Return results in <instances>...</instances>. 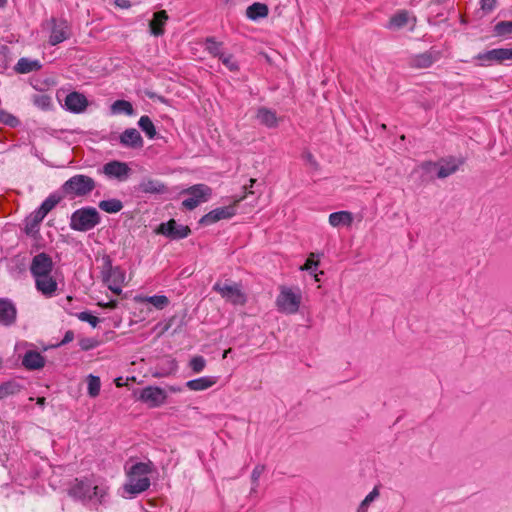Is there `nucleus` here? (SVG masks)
Listing matches in <instances>:
<instances>
[{
    "label": "nucleus",
    "mask_w": 512,
    "mask_h": 512,
    "mask_svg": "<svg viewBox=\"0 0 512 512\" xmlns=\"http://www.w3.org/2000/svg\"><path fill=\"white\" fill-rule=\"evenodd\" d=\"M242 198L236 199L235 203L229 206L218 207L205 214L200 223L203 225H211L223 219H229L236 214V203L241 201Z\"/></svg>",
    "instance_id": "obj_10"
},
{
    "label": "nucleus",
    "mask_w": 512,
    "mask_h": 512,
    "mask_svg": "<svg viewBox=\"0 0 512 512\" xmlns=\"http://www.w3.org/2000/svg\"><path fill=\"white\" fill-rule=\"evenodd\" d=\"M213 289L233 305H244L246 303V295L242 292L239 284L218 282L213 286Z\"/></svg>",
    "instance_id": "obj_6"
},
{
    "label": "nucleus",
    "mask_w": 512,
    "mask_h": 512,
    "mask_svg": "<svg viewBox=\"0 0 512 512\" xmlns=\"http://www.w3.org/2000/svg\"><path fill=\"white\" fill-rule=\"evenodd\" d=\"M88 106V100L86 96L79 92H71L65 98V107L72 113H82Z\"/></svg>",
    "instance_id": "obj_16"
},
{
    "label": "nucleus",
    "mask_w": 512,
    "mask_h": 512,
    "mask_svg": "<svg viewBox=\"0 0 512 512\" xmlns=\"http://www.w3.org/2000/svg\"><path fill=\"white\" fill-rule=\"evenodd\" d=\"M315 257V253H310L304 265L300 267V270L308 271L310 274H313L319 266V260H315Z\"/></svg>",
    "instance_id": "obj_42"
},
{
    "label": "nucleus",
    "mask_w": 512,
    "mask_h": 512,
    "mask_svg": "<svg viewBox=\"0 0 512 512\" xmlns=\"http://www.w3.org/2000/svg\"><path fill=\"white\" fill-rule=\"evenodd\" d=\"M461 161L456 158L442 159L439 162L427 161L422 164V169L425 171L437 170V177L440 179H444L454 174L459 166Z\"/></svg>",
    "instance_id": "obj_7"
},
{
    "label": "nucleus",
    "mask_w": 512,
    "mask_h": 512,
    "mask_svg": "<svg viewBox=\"0 0 512 512\" xmlns=\"http://www.w3.org/2000/svg\"><path fill=\"white\" fill-rule=\"evenodd\" d=\"M87 385H88V387H87L88 395L92 398L97 397L100 393V388H101L100 378L98 376H94V375L90 374L87 377Z\"/></svg>",
    "instance_id": "obj_36"
},
{
    "label": "nucleus",
    "mask_w": 512,
    "mask_h": 512,
    "mask_svg": "<svg viewBox=\"0 0 512 512\" xmlns=\"http://www.w3.org/2000/svg\"><path fill=\"white\" fill-rule=\"evenodd\" d=\"M62 197L58 194L49 195L40 205L39 209L47 215L60 201Z\"/></svg>",
    "instance_id": "obj_37"
},
{
    "label": "nucleus",
    "mask_w": 512,
    "mask_h": 512,
    "mask_svg": "<svg viewBox=\"0 0 512 512\" xmlns=\"http://www.w3.org/2000/svg\"><path fill=\"white\" fill-rule=\"evenodd\" d=\"M7 0H0V7H3L6 4Z\"/></svg>",
    "instance_id": "obj_59"
},
{
    "label": "nucleus",
    "mask_w": 512,
    "mask_h": 512,
    "mask_svg": "<svg viewBox=\"0 0 512 512\" xmlns=\"http://www.w3.org/2000/svg\"><path fill=\"white\" fill-rule=\"evenodd\" d=\"M256 118L260 124L268 128H275L278 126V118L275 111L266 107H260L257 110Z\"/></svg>",
    "instance_id": "obj_25"
},
{
    "label": "nucleus",
    "mask_w": 512,
    "mask_h": 512,
    "mask_svg": "<svg viewBox=\"0 0 512 512\" xmlns=\"http://www.w3.org/2000/svg\"><path fill=\"white\" fill-rule=\"evenodd\" d=\"M100 214L94 207H83L74 211L70 218V228L74 231L86 232L100 223Z\"/></svg>",
    "instance_id": "obj_4"
},
{
    "label": "nucleus",
    "mask_w": 512,
    "mask_h": 512,
    "mask_svg": "<svg viewBox=\"0 0 512 512\" xmlns=\"http://www.w3.org/2000/svg\"><path fill=\"white\" fill-rule=\"evenodd\" d=\"M118 5L121 6L122 8L127 7L126 5H124V3L118 4Z\"/></svg>",
    "instance_id": "obj_61"
},
{
    "label": "nucleus",
    "mask_w": 512,
    "mask_h": 512,
    "mask_svg": "<svg viewBox=\"0 0 512 512\" xmlns=\"http://www.w3.org/2000/svg\"><path fill=\"white\" fill-rule=\"evenodd\" d=\"M42 67L39 60H32L29 58L22 57L18 60L14 69L17 73L27 74L33 71H38Z\"/></svg>",
    "instance_id": "obj_27"
},
{
    "label": "nucleus",
    "mask_w": 512,
    "mask_h": 512,
    "mask_svg": "<svg viewBox=\"0 0 512 512\" xmlns=\"http://www.w3.org/2000/svg\"><path fill=\"white\" fill-rule=\"evenodd\" d=\"M448 0H435L436 3L438 4H443L445 2H447Z\"/></svg>",
    "instance_id": "obj_58"
},
{
    "label": "nucleus",
    "mask_w": 512,
    "mask_h": 512,
    "mask_svg": "<svg viewBox=\"0 0 512 512\" xmlns=\"http://www.w3.org/2000/svg\"><path fill=\"white\" fill-rule=\"evenodd\" d=\"M205 49L214 57L220 58L224 53L222 52V43L217 42L214 38H207L205 41Z\"/></svg>",
    "instance_id": "obj_38"
},
{
    "label": "nucleus",
    "mask_w": 512,
    "mask_h": 512,
    "mask_svg": "<svg viewBox=\"0 0 512 512\" xmlns=\"http://www.w3.org/2000/svg\"><path fill=\"white\" fill-rule=\"evenodd\" d=\"M498 56V64H502L507 60H512V47L511 48H496Z\"/></svg>",
    "instance_id": "obj_48"
},
{
    "label": "nucleus",
    "mask_w": 512,
    "mask_h": 512,
    "mask_svg": "<svg viewBox=\"0 0 512 512\" xmlns=\"http://www.w3.org/2000/svg\"><path fill=\"white\" fill-rule=\"evenodd\" d=\"M157 232L173 240L184 239L189 236L191 230L186 225H179L174 219L160 224Z\"/></svg>",
    "instance_id": "obj_12"
},
{
    "label": "nucleus",
    "mask_w": 512,
    "mask_h": 512,
    "mask_svg": "<svg viewBox=\"0 0 512 512\" xmlns=\"http://www.w3.org/2000/svg\"><path fill=\"white\" fill-rule=\"evenodd\" d=\"M138 190L145 194H160L166 191V187L158 180L143 179L139 183Z\"/></svg>",
    "instance_id": "obj_26"
},
{
    "label": "nucleus",
    "mask_w": 512,
    "mask_h": 512,
    "mask_svg": "<svg viewBox=\"0 0 512 512\" xmlns=\"http://www.w3.org/2000/svg\"><path fill=\"white\" fill-rule=\"evenodd\" d=\"M35 103L42 108H48L51 104V98L47 95H41L37 97Z\"/></svg>",
    "instance_id": "obj_51"
},
{
    "label": "nucleus",
    "mask_w": 512,
    "mask_h": 512,
    "mask_svg": "<svg viewBox=\"0 0 512 512\" xmlns=\"http://www.w3.org/2000/svg\"><path fill=\"white\" fill-rule=\"evenodd\" d=\"M22 389L23 386L15 380L4 382L0 385V399L18 394Z\"/></svg>",
    "instance_id": "obj_31"
},
{
    "label": "nucleus",
    "mask_w": 512,
    "mask_h": 512,
    "mask_svg": "<svg viewBox=\"0 0 512 512\" xmlns=\"http://www.w3.org/2000/svg\"><path fill=\"white\" fill-rule=\"evenodd\" d=\"M92 484L88 480H77L72 488V494L79 498H92Z\"/></svg>",
    "instance_id": "obj_29"
},
{
    "label": "nucleus",
    "mask_w": 512,
    "mask_h": 512,
    "mask_svg": "<svg viewBox=\"0 0 512 512\" xmlns=\"http://www.w3.org/2000/svg\"><path fill=\"white\" fill-rule=\"evenodd\" d=\"M119 142L122 146L132 149H140L144 144L140 132L135 128L124 130L119 136Z\"/></svg>",
    "instance_id": "obj_17"
},
{
    "label": "nucleus",
    "mask_w": 512,
    "mask_h": 512,
    "mask_svg": "<svg viewBox=\"0 0 512 512\" xmlns=\"http://www.w3.org/2000/svg\"><path fill=\"white\" fill-rule=\"evenodd\" d=\"M45 217L46 215L39 208L36 209L26 219V231L29 233L35 230Z\"/></svg>",
    "instance_id": "obj_33"
},
{
    "label": "nucleus",
    "mask_w": 512,
    "mask_h": 512,
    "mask_svg": "<svg viewBox=\"0 0 512 512\" xmlns=\"http://www.w3.org/2000/svg\"><path fill=\"white\" fill-rule=\"evenodd\" d=\"M102 173L109 179H117L122 182L128 179L131 169L127 163L113 160L104 164Z\"/></svg>",
    "instance_id": "obj_11"
},
{
    "label": "nucleus",
    "mask_w": 512,
    "mask_h": 512,
    "mask_svg": "<svg viewBox=\"0 0 512 512\" xmlns=\"http://www.w3.org/2000/svg\"><path fill=\"white\" fill-rule=\"evenodd\" d=\"M475 59L479 61L480 66H491L493 64H498L497 49L479 53L475 56Z\"/></svg>",
    "instance_id": "obj_32"
},
{
    "label": "nucleus",
    "mask_w": 512,
    "mask_h": 512,
    "mask_svg": "<svg viewBox=\"0 0 512 512\" xmlns=\"http://www.w3.org/2000/svg\"><path fill=\"white\" fill-rule=\"evenodd\" d=\"M139 399L149 407H159L165 403L167 394L160 387L148 386L141 390Z\"/></svg>",
    "instance_id": "obj_13"
},
{
    "label": "nucleus",
    "mask_w": 512,
    "mask_h": 512,
    "mask_svg": "<svg viewBox=\"0 0 512 512\" xmlns=\"http://www.w3.org/2000/svg\"><path fill=\"white\" fill-rule=\"evenodd\" d=\"M304 157L311 165L317 166V162L310 152L305 153Z\"/></svg>",
    "instance_id": "obj_55"
},
{
    "label": "nucleus",
    "mask_w": 512,
    "mask_h": 512,
    "mask_svg": "<svg viewBox=\"0 0 512 512\" xmlns=\"http://www.w3.org/2000/svg\"><path fill=\"white\" fill-rule=\"evenodd\" d=\"M441 57V52L438 50L430 49L423 53L414 55L410 58V65L414 68H429L433 63L438 61Z\"/></svg>",
    "instance_id": "obj_15"
},
{
    "label": "nucleus",
    "mask_w": 512,
    "mask_h": 512,
    "mask_svg": "<svg viewBox=\"0 0 512 512\" xmlns=\"http://www.w3.org/2000/svg\"><path fill=\"white\" fill-rule=\"evenodd\" d=\"M98 305L102 308H107V309H115L117 308L118 306V301L117 300H110L109 302L107 303H101L99 302Z\"/></svg>",
    "instance_id": "obj_52"
},
{
    "label": "nucleus",
    "mask_w": 512,
    "mask_h": 512,
    "mask_svg": "<svg viewBox=\"0 0 512 512\" xmlns=\"http://www.w3.org/2000/svg\"><path fill=\"white\" fill-rule=\"evenodd\" d=\"M53 266L52 258L48 254L41 252L32 258L30 273L33 278L45 276L46 274L52 273Z\"/></svg>",
    "instance_id": "obj_9"
},
{
    "label": "nucleus",
    "mask_w": 512,
    "mask_h": 512,
    "mask_svg": "<svg viewBox=\"0 0 512 512\" xmlns=\"http://www.w3.org/2000/svg\"><path fill=\"white\" fill-rule=\"evenodd\" d=\"M221 62L232 72L239 70V65L232 54H223L219 58Z\"/></svg>",
    "instance_id": "obj_45"
},
{
    "label": "nucleus",
    "mask_w": 512,
    "mask_h": 512,
    "mask_svg": "<svg viewBox=\"0 0 512 512\" xmlns=\"http://www.w3.org/2000/svg\"><path fill=\"white\" fill-rule=\"evenodd\" d=\"M125 278V272L120 267L110 266L103 272V282L116 295L121 294Z\"/></svg>",
    "instance_id": "obj_8"
},
{
    "label": "nucleus",
    "mask_w": 512,
    "mask_h": 512,
    "mask_svg": "<svg viewBox=\"0 0 512 512\" xmlns=\"http://www.w3.org/2000/svg\"><path fill=\"white\" fill-rule=\"evenodd\" d=\"M74 339V333L72 331H67L61 341V344H67Z\"/></svg>",
    "instance_id": "obj_54"
},
{
    "label": "nucleus",
    "mask_w": 512,
    "mask_h": 512,
    "mask_svg": "<svg viewBox=\"0 0 512 512\" xmlns=\"http://www.w3.org/2000/svg\"><path fill=\"white\" fill-rule=\"evenodd\" d=\"M17 310L13 302L6 298H0V324L10 326L15 323Z\"/></svg>",
    "instance_id": "obj_19"
},
{
    "label": "nucleus",
    "mask_w": 512,
    "mask_h": 512,
    "mask_svg": "<svg viewBox=\"0 0 512 512\" xmlns=\"http://www.w3.org/2000/svg\"><path fill=\"white\" fill-rule=\"evenodd\" d=\"M182 194L188 195V197L183 200L182 206L188 210H193L210 198L212 190L205 184H196L183 190Z\"/></svg>",
    "instance_id": "obj_5"
},
{
    "label": "nucleus",
    "mask_w": 512,
    "mask_h": 512,
    "mask_svg": "<svg viewBox=\"0 0 512 512\" xmlns=\"http://www.w3.org/2000/svg\"><path fill=\"white\" fill-rule=\"evenodd\" d=\"M264 471H265V466L263 464H257L254 467V469L252 470V473H251L252 487H251L250 493L257 492V488L259 485V479H260L261 475L264 473Z\"/></svg>",
    "instance_id": "obj_40"
},
{
    "label": "nucleus",
    "mask_w": 512,
    "mask_h": 512,
    "mask_svg": "<svg viewBox=\"0 0 512 512\" xmlns=\"http://www.w3.org/2000/svg\"><path fill=\"white\" fill-rule=\"evenodd\" d=\"M302 303V291L298 286L282 285L276 297L275 305L280 313L294 315L299 311Z\"/></svg>",
    "instance_id": "obj_2"
},
{
    "label": "nucleus",
    "mask_w": 512,
    "mask_h": 512,
    "mask_svg": "<svg viewBox=\"0 0 512 512\" xmlns=\"http://www.w3.org/2000/svg\"><path fill=\"white\" fill-rule=\"evenodd\" d=\"M322 274H323V271H320L319 273H317L316 271H314V273H313V274H311V275L314 277V279H315V281H316V282H319V281H320L319 275H322Z\"/></svg>",
    "instance_id": "obj_56"
},
{
    "label": "nucleus",
    "mask_w": 512,
    "mask_h": 512,
    "mask_svg": "<svg viewBox=\"0 0 512 512\" xmlns=\"http://www.w3.org/2000/svg\"><path fill=\"white\" fill-rule=\"evenodd\" d=\"M328 222L332 227H349L353 222V214L349 211L333 212L329 215Z\"/></svg>",
    "instance_id": "obj_24"
},
{
    "label": "nucleus",
    "mask_w": 512,
    "mask_h": 512,
    "mask_svg": "<svg viewBox=\"0 0 512 512\" xmlns=\"http://www.w3.org/2000/svg\"><path fill=\"white\" fill-rule=\"evenodd\" d=\"M143 302L152 304L155 308L162 310L169 304V299L164 295H154L144 297Z\"/></svg>",
    "instance_id": "obj_39"
},
{
    "label": "nucleus",
    "mask_w": 512,
    "mask_h": 512,
    "mask_svg": "<svg viewBox=\"0 0 512 512\" xmlns=\"http://www.w3.org/2000/svg\"><path fill=\"white\" fill-rule=\"evenodd\" d=\"M168 20V15L165 10L154 13L153 19L149 23L150 32L154 36H161L164 34V25Z\"/></svg>",
    "instance_id": "obj_23"
},
{
    "label": "nucleus",
    "mask_w": 512,
    "mask_h": 512,
    "mask_svg": "<svg viewBox=\"0 0 512 512\" xmlns=\"http://www.w3.org/2000/svg\"><path fill=\"white\" fill-rule=\"evenodd\" d=\"M497 36L507 37L512 34V21H500L494 26Z\"/></svg>",
    "instance_id": "obj_41"
},
{
    "label": "nucleus",
    "mask_w": 512,
    "mask_h": 512,
    "mask_svg": "<svg viewBox=\"0 0 512 512\" xmlns=\"http://www.w3.org/2000/svg\"><path fill=\"white\" fill-rule=\"evenodd\" d=\"M379 496V491L375 487L361 502L357 512H367L369 505Z\"/></svg>",
    "instance_id": "obj_43"
},
{
    "label": "nucleus",
    "mask_w": 512,
    "mask_h": 512,
    "mask_svg": "<svg viewBox=\"0 0 512 512\" xmlns=\"http://www.w3.org/2000/svg\"><path fill=\"white\" fill-rule=\"evenodd\" d=\"M218 382L217 376H203L186 382V387L191 391H204Z\"/></svg>",
    "instance_id": "obj_22"
},
{
    "label": "nucleus",
    "mask_w": 512,
    "mask_h": 512,
    "mask_svg": "<svg viewBox=\"0 0 512 512\" xmlns=\"http://www.w3.org/2000/svg\"><path fill=\"white\" fill-rule=\"evenodd\" d=\"M91 494L92 497H103L104 491L103 489L99 488L98 486H92L91 488Z\"/></svg>",
    "instance_id": "obj_53"
},
{
    "label": "nucleus",
    "mask_w": 512,
    "mask_h": 512,
    "mask_svg": "<svg viewBox=\"0 0 512 512\" xmlns=\"http://www.w3.org/2000/svg\"><path fill=\"white\" fill-rule=\"evenodd\" d=\"M268 6L263 3H253L248 6L246 9V16L251 20H258L260 18H265L268 15Z\"/></svg>",
    "instance_id": "obj_28"
},
{
    "label": "nucleus",
    "mask_w": 512,
    "mask_h": 512,
    "mask_svg": "<svg viewBox=\"0 0 512 512\" xmlns=\"http://www.w3.org/2000/svg\"><path fill=\"white\" fill-rule=\"evenodd\" d=\"M118 5L121 6L122 8L127 7L126 5H124V3L118 4Z\"/></svg>",
    "instance_id": "obj_62"
},
{
    "label": "nucleus",
    "mask_w": 512,
    "mask_h": 512,
    "mask_svg": "<svg viewBox=\"0 0 512 512\" xmlns=\"http://www.w3.org/2000/svg\"><path fill=\"white\" fill-rule=\"evenodd\" d=\"M0 121L10 127L17 126L19 122L15 116L4 110H0Z\"/></svg>",
    "instance_id": "obj_47"
},
{
    "label": "nucleus",
    "mask_w": 512,
    "mask_h": 512,
    "mask_svg": "<svg viewBox=\"0 0 512 512\" xmlns=\"http://www.w3.org/2000/svg\"><path fill=\"white\" fill-rule=\"evenodd\" d=\"M409 23H412V27H414L416 18L412 16L408 11L401 10L390 18L387 28L390 30H399Z\"/></svg>",
    "instance_id": "obj_20"
},
{
    "label": "nucleus",
    "mask_w": 512,
    "mask_h": 512,
    "mask_svg": "<svg viewBox=\"0 0 512 512\" xmlns=\"http://www.w3.org/2000/svg\"><path fill=\"white\" fill-rule=\"evenodd\" d=\"M189 366L194 373H201L206 366V360L203 356H194L190 360Z\"/></svg>",
    "instance_id": "obj_44"
},
{
    "label": "nucleus",
    "mask_w": 512,
    "mask_h": 512,
    "mask_svg": "<svg viewBox=\"0 0 512 512\" xmlns=\"http://www.w3.org/2000/svg\"><path fill=\"white\" fill-rule=\"evenodd\" d=\"M152 472L151 462H138L127 471V480L123 486L125 493L135 496L150 487L149 475Z\"/></svg>",
    "instance_id": "obj_1"
},
{
    "label": "nucleus",
    "mask_w": 512,
    "mask_h": 512,
    "mask_svg": "<svg viewBox=\"0 0 512 512\" xmlns=\"http://www.w3.org/2000/svg\"><path fill=\"white\" fill-rule=\"evenodd\" d=\"M36 289L46 297H52L57 291L58 284L52 273L34 278Z\"/></svg>",
    "instance_id": "obj_18"
},
{
    "label": "nucleus",
    "mask_w": 512,
    "mask_h": 512,
    "mask_svg": "<svg viewBox=\"0 0 512 512\" xmlns=\"http://www.w3.org/2000/svg\"><path fill=\"white\" fill-rule=\"evenodd\" d=\"M37 404H38L39 406H44V404H45V398H44V397H39V398L37 399Z\"/></svg>",
    "instance_id": "obj_57"
},
{
    "label": "nucleus",
    "mask_w": 512,
    "mask_h": 512,
    "mask_svg": "<svg viewBox=\"0 0 512 512\" xmlns=\"http://www.w3.org/2000/svg\"><path fill=\"white\" fill-rule=\"evenodd\" d=\"M138 126L147 135L149 139H153L156 136V128L149 116H141L138 121Z\"/></svg>",
    "instance_id": "obj_35"
},
{
    "label": "nucleus",
    "mask_w": 512,
    "mask_h": 512,
    "mask_svg": "<svg viewBox=\"0 0 512 512\" xmlns=\"http://www.w3.org/2000/svg\"><path fill=\"white\" fill-rule=\"evenodd\" d=\"M230 352V349L229 350H226L223 354V357L225 358L227 356V353Z\"/></svg>",
    "instance_id": "obj_60"
},
{
    "label": "nucleus",
    "mask_w": 512,
    "mask_h": 512,
    "mask_svg": "<svg viewBox=\"0 0 512 512\" xmlns=\"http://www.w3.org/2000/svg\"><path fill=\"white\" fill-rule=\"evenodd\" d=\"M497 0H480L481 9L486 12H492L496 8Z\"/></svg>",
    "instance_id": "obj_50"
},
{
    "label": "nucleus",
    "mask_w": 512,
    "mask_h": 512,
    "mask_svg": "<svg viewBox=\"0 0 512 512\" xmlns=\"http://www.w3.org/2000/svg\"><path fill=\"white\" fill-rule=\"evenodd\" d=\"M99 208L106 213H118L123 208V203L119 199H108L99 202Z\"/></svg>",
    "instance_id": "obj_34"
},
{
    "label": "nucleus",
    "mask_w": 512,
    "mask_h": 512,
    "mask_svg": "<svg viewBox=\"0 0 512 512\" xmlns=\"http://www.w3.org/2000/svg\"><path fill=\"white\" fill-rule=\"evenodd\" d=\"M77 318L83 322L89 323L92 327H96L100 322L98 317L92 315L88 311L78 313Z\"/></svg>",
    "instance_id": "obj_46"
},
{
    "label": "nucleus",
    "mask_w": 512,
    "mask_h": 512,
    "mask_svg": "<svg viewBox=\"0 0 512 512\" xmlns=\"http://www.w3.org/2000/svg\"><path fill=\"white\" fill-rule=\"evenodd\" d=\"M52 29L49 36V43L55 46L70 37V27L66 20L51 19Z\"/></svg>",
    "instance_id": "obj_14"
},
{
    "label": "nucleus",
    "mask_w": 512,
    "mask_h": 512,
    "mask_svg": "<svg viewBox=\"0 0 512 512\" xmlns=\"http://www.w3.org/2000/svg\"><path fill=\"white\" fill-rule=\"evenodd\" d=\"M113 115L125 114L132 116L134 114V108L131 102L127 100H116L110 107Z\"/></svg>",
    "instance_id": "obj_30"
},
{
    "label": "nucleus",
    "mask_w": 512,
    "mask_h": 512,
    "mask_svg": "<svg viewBox=\"0 0 512 512\" xmlns=\"http://www.w3.org/2000/svg\"><path fill=\"white\" fill-rule=\"evenodd\" d=\"M96 187V182L90 176L77 174L66 180L61 186V192L71 199L85 197Z\"/></svg>",
    "instance_id": "obj_3"
},
{
    "label": "nucleus",
    "mask_w": 512,
    "mask_h": 512,
    "mask_svg": "<svg viewBox=\"0 0 512 512\" xmlns=\"http://www.w3.org/2000/svg\"><path fill=\"white\" fill-rule=\"evenodd\" d=\"M255 179H250L251 186L254 184Z\"/></svg>",
    "instance_id": "obj_63"
},
{
    "label": "nucleus",
    "mask_w": 512,
    "mask_h": 512,
    "mask_svg": "<svg viewBox=\"0 0 512 512\" xmlns=\"http://www.w3.org/2000/svg\"><path fill=\"white\" fill-rule=\"evenodd\" d=\"M22 365L27 370H39L44 367L45 358L40 352L29 350L22 358Z\"/></svg>",
    "instance_id": "obj_21"
},
{
    "label": "nucleus",
    "mask_w": 512,
    "mask_h": 512,
    "mask_svg": "<svg viewBox=\"0 0 512 512\" xmlns=\"http://www.w3.org/2000/svg\"><path fill=\"white\" fill-rule=\"evenodd\" d=\"M99 342L94 338H83L79 341V346L82 350L88 351L97 347Z\"/></svg>",
    "instance_id": "obj_49"
}]
</instances>
